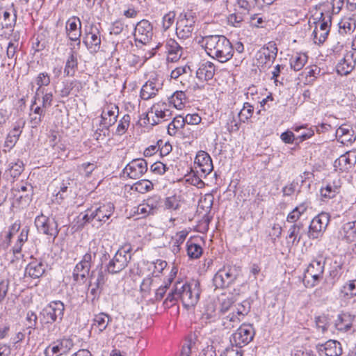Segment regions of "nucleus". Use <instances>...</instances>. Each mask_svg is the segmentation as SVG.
I'll return each instance as SVG.
<instances>
[{"label":"nucleus","mask_w":356,"mask_h":356,"mask_svg":"<svg viewBox=\"0 0 356 356\" xmlns=\"http://www.w3.org/2000/svg\"><path fill=\"white\" fill-rule=\"evenodd\" d=\"M207 54L212 58L224 63L234 55V47L230 41L222 35H205L202 39Z\"/></svg>","instance_id":"nucleus-1"},{"label":"nucleus","mask_w":356,"mask_h":356,"mask_svg":"<svg viewBox=\"0 0 356 356\" xmlns=\"http://www.w3.org/2000/svg\"><path fill=\"white\" fill-rule=\"evenodd\" d=\"M200 293V284L197 281L177 282L164 303L167 305L168 302H173L179 299L185 307H192L198 302Z\"/></svg>","instance_id":"nucleus-2"},{"label":"nucleus","mask_w":356,"mask_h":356,"mask_svg":"<svg viewBox=\"0 0 356 356\" xmlns=\"http://www.w3.org/2000/svg\"><path fill=\"white\" fill-rule=\"evenodd\" d=\"M114 209V205L111 202L92 207L86 211L83 216L82 220L84 223L90 222L93 227L99 228L111 218Z\"/></svg>","instance_id":"nucleus-3"},{"label":"nucleus","mask_w":356,"mask_h":356,"mask_svg":"<svg viewBox=\"0 0 356 356\" xmlns=\"http://www.w3.org/2000/svg\"><path fill=\"white\" fill-rule=\"evenodd\" d=\"M131 248L124 245L120 248L106 265V271L110 274H117L123 270L131 259Z\"/></svg>","instance_id":"nucleus-4"},{"label":"nucleus","mask_w":356,"mask_h":356,"mask_svg":"<svg viewBox=\"0 0 356 356\" xmlns=\"http://www.w3.org/2000/svg\"><path fill=\"white\" fill-rule=\"evenodd\" d=\"M238 276V270L235 266H224L220 269L213 278L216 289L229 286Z\"/></svg>","instance_id":"nucleus-5"},{"label":"nucleus","mask_w":356,"mask_h":356,"mask_svg":"<svg viewBox=\"0 0 356 356\" xmlns=\"http://www.w3.org/2000/svg\"><path fill=\"white\" fill-rule=\"evenodd\" d=\"M35 225L40 233L49 236L54 240L59 233L58 223L55 218L47 217L42 213L35 218Z\"/></svg>","instance_id":"nucleus-6"},{"label":"nucleus","mask_w":356,"mask_h":356,"mask_svg":"<svg viewBox=\"0 0 356 356\" xmlns=\"http://www.w3.org/2000/svg\"><path fill=\"white\" fill-rule=\"evenodd\" d=\"M325 261L326 259L323 256L318 255L312 259L308 265L305 277H311L312 279V286L317 285L322 280Z\"/></svg>","instance_id":"nucleus-7"},{"label":"nucleus","mask_w":356,"mask_h":356,"mask_svg":"<svg viewBox=\"0 0 356 356\" xmlns=\"http://www.w3.org/2000/svg\"><path fill=\"white\" fill-rule=\"evenodd\" d=\"M65 306L60 300L50 302L40 312L42 320L45 323H53L62 320L64 315Z\"/></svg>","instance_id":"nucleus-8"},{"label":"nucleus","mask_w":356,"mask_h":356,"mask_svg":"<svg viewBox=\"0 0 356 356\" xmlns=\"http://www.w3.org/2000/svg\"><path fill=\"white\" fill-rule=\"evenodd\" d=\"M195 18L192 13L181 14L177 22L176 33L179 38L186 39L192 35L195 29Z\"/></svg>","instance_id":"nucleus-9"},{"label":"nucleus","mask_w":356,"mask_h":356,"mask_svg":"<svg viewBox=\"0 0 356 356\" xmlns=\"http://www.w3.org/2000/svg\"><path fill=\"white\" fill-rule=\"evenodd\" d=\"M254 335V330L250 324H242L237 330L232 334L230 341L232 346L241 348L248 344Z\"/></svg>","instance_id":"nucleus-10"},{"label":"nucleus","mask_w":356,"mask_h":356,"mask_svg":"<svg viewBox=\"0 0 356 356\" xmlns=\"http://www.w3.org/2000/svg\"><path fill=\"white\" fill-rule=\"evenodd\" d=\"M101 35L97 26L90 25L85 29L83 42L90 52H97L101 47Z\"/></svg>","instance_id":"nucleus-11"},{"label":"nucleus","mask_w":356,"mask_h":356,"mask_svg":"<svg viewBox=\"0 0 356 356\" xmlns=\"http://www.w3.org/2000/svg\"><path fill=\"white\" fill-rule=\"evenodd\" d=\"M147 163L143 159H134L123 169V174L130 179H140L147 171Z\"/></svg>","instance_id":"nucleus-12"},{"label":"nucleus","mask_w":356,"mask_h":356,"mask_svg":"<svg viewBox=\"0 0 356 356\" xmlns=\"http://www.w3.org/2000/svg\"><path fill=\"white\" fill-rule=\"evenodd\" d=\"M71 339L63 338L53 342L44 350L45 356H60L67 354L73 347Z\"/></svg>","instance_id":"nucleus-13"},{"label":"nucleus","mask_w":356,"mask_h":356,"mask_svg":"<svg viewBox=\"0 0 356 356\" xmlns=\"http://www.w3.org/2000/svg\"><path fill=\"white\" fill-rule=\"evenodd\" d=\"M134 35L136 41L144 44L148 43L153 35L151 23L146 19L138 22L135 26Z\"/></svg>","instance_id":"nucleus-14"},{"label":"nucleus","mask_w":356,"mask_h":356,"mask_svg":"<svg viewBox=\"0 0 356 356\" xmlns=\"http://www.w3.org/2000/svg\"><path fill=\"white\" fill-rule=\"evenodd\" d=\"M118 114L119 108L116 104L111 103L105 105L101 113V124L108 130L116 122Z\"/></svg>","instance_id":"nucleus-15"},{"label":"nucleus","mask_w":356,"mask_h":356,"mask_svg":"<svg viewBox=\"0 0 356 356\" xmlns=\"http://www.w3.org/2000/svg\"><path fill=\"white\" fill-rule=\"evenodd\" d=\"M65 31L67 37L72 41L77 42V48H79L81 36V22L78 17L73 16L66 22Z\"/></svg>","instance_id":"nucleus-16"},{"label":"nucleus","mask_w":356,"mask_h":356,"mask_svg":"<svg viewBox=\"0 0 356 356\" xmlns=\"http://www.w3.org/2000/svg\"><path fill=\"white\" fill-rule=\"evenodd\" d=\"M277 54V48L273 42H269L266 47H263L257 54V60L260 64L270 65L275 60Z\"/></svg>","instance_id":"nucleus-17"},{"label":"nucleus","mask_w":356,"mask_h":356,"mask_svg":"<svg viewBox=\"0 0 356 356\" xmlns=\"http://www.w3.org/2000/svg\"><path fill=\"white\" fill-rule=\"evenodd\" d=\"M25 122L19 121L15 123L13 129L7 135L5 142L3 151L10 152L15 145L19 138L22 133Z\"/></svg>","instance_id":"nucleus-18"},{"label":"nucleus","mask_w":356,"mask_h":356,"mask_svg":"<svg viewBox=\"0 0 356 356\" xmlns=\"http://www.w3.org/2000/svg\"><path fill=\"white\" fill-rule=\"evenodd\" d=\"M356 163V153L348 152L340 156L334 163L335 170L346 172L350 169Z\"/></svg>","instance_id":"nucleus-19"},{"label":"nucleus","mask_w":356,"mask_h":356,"mask_svg":"<svg viewBox=\"0 0 356 356\" xmlns=\"http://www.w3.org/2000/svg\"><path fill=\"white\" fill-rule=\"evenodd\" d=\"M316 350L321 355L325 356H339L342 354V348L341 343L336 340H329L325 343L316 345Z\"/></svg>","instance_id":"nucleus-20"},{"label":"nucleus","mask_w":356,"mask_h":356,"mask_svg":"<svg viewBox=\"0 0 356 356\" xmlns=\"http://www.w3.org/2000/svg\"><path fill=\"white\" fill-rule=\"evenodd\" d=\"M338 238L348 243L356 241V220L344 223L338 232Z\"/></svg>","instance_id":"nucleus-21"},{"label":"nucleus","mask_w":356,"mask_h":356,"mask_svg":"<svg viewBox=\"0 0 356 356\" xmlns=\"http://www.w3.org/2000/svg\"><path fill=\"white\" fill-rule=\"evenodd\" d=\"M78 70V53L75 47L70 48V51L67 56L64 74L67 76H74Z\"/></svg>","instance_id":"nucleus-22"},{"label":"nucleus","mask_w":356,"mask_h":356,"mask_svg":"<svg viewBox=\"0 0 356 356\" xmlns=\"http://www.w3.org/2000/svg\"><path fill=\"white\" fill-rule=\"evenodd\" d=\"M216 72L215 65L210 61H203L199 64L196 71V76L201 81L211 80Z\"/></svg>","instance_id":"nucleus-23"},{"label":"nucleus","mask_w":356,"mask_h":356,"mask_svg":"<svg viewBox=\"0 0 356 356\" xmlns=\"http://www.w3.org/2000/svg\"><path fill=\"white\" fill-rule=\"evenodd\" d=\"M354 319L355 316L348 312L341 313L335 320L334 326L340 332H348L351 329Z\"/></svg>","instance_id":"nucleus-24"},{"label":"nucleus","mask_w":356,"mask_h":356,"mask_svg":"<svg viewBox=\"0 0 356 356\" xmlns=\"http://www.w3.org/2000/svg\"><path fill=\"white\" fill-rule=\"evenodd\" d=\"M162 84L156 81H148L140 90V97L144 100H148L156 96L158 91L161 88Z\"/></svg>","instance_id":"nucleus-25"},{"label":"nucleus","mask_w":356,"mask_h":356,"mask_svg":"<svg viewBox=\"0 0 356 356\" xmlns=\"http://www.w3.org/2000/svg\"><path fill=\"white\" fill-rule=\"evenodd\" d=\"M355 64L356 61L353 58V54H347L337 64V72L339 74L347 75L354 70Z\"/></svg>","instance_id":"nucleus-26"},{"label":"nucleus","mask_w":356,"mask_h":356,"mask_svg":"<svg viewBox=\"0 0 356 356\" xmlns=\"http://www.w3.org/2000/svg\"><path fill=\"white\" fill-rule=\"evenodd\" d=\"M195 162L199 165L200 170L205 175L209 174L213 168L211 156L207 152L200 151L197 153Z\"/></svg>","instance_id":"nucleus-27"},{"label":"nucleus","mask_w":356,"mask_h":356,"mask_svg":"<svg viewBox=\"0 0 356 356\" xmlns=\"http://www.w3.org/2000/svg\"><path fill=\"white\" fill-rule=\"evenodd\" d=\"M165 49L168 53V60L174 62L180 58L183 49L178 42L174 39H169L165 43Z\"/></svg>","instance_id":"nucleus-28"},{"label":"nucleus","mask_w":356,"mask_h":356,"mask_svg":"<svg viewBox=\"0 0 356 356\" xmlns=\"http://www.w3.org/2000/svg\"><path fill=\"white\" fill-rule=\"evenodd\" d=\"M336 137L343 144L355 140L354 131L349 124H342L336 131Z\"/></svg>","instance_id":"nucleus-29"},{"label":"nucleus","mask_w":356,"mask_h":356,"mask_svg":"<svg viewBox=\"0 0 356 356\" xmlns=\"http://www.w3.org/2000/svg\"><path fill=\"white\" fill-rule=\"evenodd\" d=\"M45 272V266L41 261L30 262L25 269V273L33 279L40 277Z\"/></svg>","instance_id":"nucleus-30"},{"label":"nucleus","mask_w":356,"mask_h":356,"mask_svg":"<svg viewBox=\"0 0 356 356\" xmlns=\"http://www.w3.org/2000/svg\"><path fill=\"white\" fill-rule=\"evenodd\" d=\"M42 99V106L44 108H49L52 105L53 102V93L51 91H49L47 89H40L38 91H35V94L33 97L32 102V107L36 104V101Z\"/></svg>","instance_id":"nucleus-31"},{"label":"nucleus","mask_w":356,"mask_h":356,"mask_svg":"<svg viewBox=\"0 0 356 356\" xmlns=\"http://www.w3.org/2000/svg\"><path fill=\"white\" fill-rule=\"evenodd\" d=\"M304 233L303 224L302 222L294 223L289 227L286 238L291 240L292 245H297L302 239Z\"/></svg>","instance_id":"nucleus-32"},{"label":"nucleus","mask_w":356,"mask_h":356,"mask_svg":"<svg viewBox=\"0 0 356 356\" xmlns=\"http://www.w3.org/2000/svg\"><path fill=\"white\" fill-rule=\"evenodd\" d=\"M149 114H154L156 119H153L152 124H157L168 120L170 117L171 112L169 109L162 108L161 105L158 104L153 106L149 111Z\"/></svg>","instance_id":"nucleus-33"},{"label":"nucleus","mask_w":356,"mask_h":356,"mask_svg":"<svg viewBox=\"0 0 356 356\" xmlns=\"http://www.w3.org/2000/svg\"><path fill=\"white\" fill-rule=\"evenodd\" d=\"M186 250L188 256L191 259H199L203 253L202 246L196 243L195 239H189L186 242Z\"/></svg>","instance_id":"nucleus-34"},{"label":"nucleus","mask_w":356,"mask_h":356,"mask_svg":"<svg viewBox=\"0 0 356 356\" xmlns=\"http://www.w3.org/2000/svg\"><path fill=\"white\" fill-rule=\"evenodd\" d=\"M218 317V312L216 311L215 304L211 302H208L202 314V320L205 323H210L216 321Z\"/></svg>","instance_id":"nucleus-35"},{"label":"nucleus","mask_w":356,"mask_h":356,"mask_svg":"<svg viewBox=\"0 0 356 356\" xmlns=\"http://www.w3.org/2000/svg\"><path fill=\"white\" fill-rule=\"evenodd\" d=\"M110 317L104 313H99L95 315L92 323V328L97 329L99 332H103L108 326Z\"/></svg>","instance_id":"nucleus-36"},{"label":"nucleus","mask_w":356,"mask_h":356,"mask_svg":"<svg viewBox=\"0 0 356 356\" xmlns=\"http://www.w3.org/2000/svg\"><path fill=\"white\" fill-rule=\"evenodd\" d=\"M356 296V280L345 283L340 289V296L345 299H350Z\"/></svg>","instance_id":"nucleus-37"},{"label":"nucleus","mask_w":356,"mask_h":356,"mask_svg":"<svg viewBox=\"0 0 356 356\" xmlns=\"http://www.w3.org/2000/svg\"><path fill=\"white\" fill-rule=\"evenodd\" d=\"M96 254L91 252H86L82 259L76 264L74 270V271H79L81 270H90L92 263L95 259Z\"/></svg>","instance_id":"nucleus-38"},{"label":"nucleus","mask_w":356,"mask_h":356,"mask_svg":"<svg viewBox=\"0 0 356 356\" xmlns=\"http://www.w3.org/2000/svg\"><path fill=\"white\" fill-rule=\"evenodd\" d=\"M144 202L146 204V207H148V211L152 213V215L156 213L158 209L162 206L163 204L161 196L158 195H152L145 200Z\"/></svg>","instance_id":"nucleus-39"},{"label":"nucleus","mask_w":356,"mask_h":356,"mask_svg":"<svg viewBox=\"0 0 356 356\" xmlns=\"http://www.w3.org/2000/svg\"><path fill=\"white\" fill-rule=\"evenodd\" d=\"M106 280V275L102 268L97 271L92 270L90 275V285H97L103 287Z\"/></svg>","instance_id":"nucleus-40"},{"label":"nucleus","mask_w":356,"mask_h":356,"mask_svg":"<svg viewBox=\"0 0 356 356\" xmlns=\"http://www.w3.org/2000/svg\"><path fill=\"white\" fill-rule=\"evenodd\" d=\"M293 129L294 131L299 133L296 136V140L298 142H302L310 138L314 134V130L312 128H307L306 125L295 126Z\"/></svg>","instance_id":"nucleus-41"},{"label":"nucleus","mask_w":356,"mask_h":356,"mask_svg":"<svg viewBox=\"0 0 356 356\" xmlns=\"http://www.w3.org/2000/svg\"><path fill=\"white\" fill-rule=\"evenodd\" d=\"M186 96L184 92L177 90L175 92L169 99L170 103L173 104L177 109L181 110L184 107Z\"/></svg>","instance_id":"nucleus-42"},{"label":"nucleus","mask_w":356,"mask_h":356,"mask_svg":"<svg viewBox=\"0 0 356 356\" xmlns=\"http://www.w3.org/2000/svg\"><path fill=\"white\" fill-rule=\"evenodd\" d=\"M242 321L241 318L238 316L235 312L229 314L226 316L221 318L222 325L225 329H232Z\"/></svg>","instance_id":"nucleus-43"},{"label":"nucleus","mask_w":356,"mask_h":356,"mask_svg":"<svg viewBox=\"0 0 356 356\" xmlns=\"http://www.w3.org/2000/svg\"><path fill=\"white\" fill-rule=\"evenodd\" d=\"M181 207V197L179 195H173L167 197L163 202L164 209L168 211L178 210Z\"/></svg>","instance_id":"nucleus-44"},{"label":"nucleus","mask_w":356,"mask_h":356,"mask_svg":"<svg viewBox=\"0 0 356 356\" xmlns=\"http://www.w3.org/2000/svg\"><path fill=\"white\" fill-rule=\"evenodd\" d=\"M11 7L13 10V16H11L10 13L8 10H4L3 12V21L2 22V25L3 28L11 29L13 28L16 24L17 21V10L15 8L14 3L11 4Z\"/></svg>","instance_id":"nucleus-45"},{"label":"nucleus","mask_w":356,"mask_h":356,"mask_svg":"<svg viewBox=\"0 0 356 356\" xmlns=\"http://www.w3.org/2000/svg\"><path fill=\"white\" fill-rule=\"evenodd\" d=\"M341 270L342 264L341 263V261L334 260L333 264H331L327 280L330 281L332 284H334L341 277Z\"/></svg>","instance_id":"nucleus-46"},{"label":"nucleus","mask_w":356,"mask_h":356,"mask_svg":"<svg viewBox=\"0 0 356 356\" xmlns=\"http://www.w3.org/2000/svg\"><path fill=\"white\" fill-rule=\"evenodd\" d=\"M307 206L303 203L293 209L291 212H290L286 218V220L289 222H293V224L300 219L301 216L305 213L307 211Z\"/></svg>","instance_id":"nucleus-47"},{"label":"nucleus","mask_w":356,"mask_h":356,"mask_svg":"<svg viewBox=\"0 0 356 356\" xmlns=\"http://www.w3.org/2000/svg\"><path fill=\"white\" fill-rule=\"evenodd\" d=\"M307 61V56L305 54H298L291 57L290 65L291 69L295 71H299L305 66Z\"/></svg>","instance_id":"nucleus-48"},{"label":"nucleus","mask_w":356,"mask_h":356,"mask_svg":"<svg viewBox=\"0 0 356 356\" xmlns=\"http://www.w3.org/2000/svg\"><path fill=\"white\" fill-rule=\"evenodd\" d=\"M339 193V186L334 183H329L325 187L321 189V195L324 199H331L334 197Z\"/></svg>","instance_id":"nucleus-49"},{"label":"nucleus","mask_w":356,"mask_h":356,"mask_svg":"<svg viewBox=\"0 0 356 356\" xmlns=\"http://www.w3.org/2000/svg\"><path fill=\"white\" fill-rule=\"evenodd\" d=\"M187 235L188 232L183 230L177 232L175 236L172 238V245L171 249L175 254H177L179 252V246L184 242Z\"/></svg>","instance_id":"nucleus-50"},{"label":"nucleus","mask_w":356,"mask_h":356,"mask_svg":"<svg viewBox=\"0 0 356 356\" xmlns=\"http://www.w3.org/2000/svg\"><path fill=\"white\" fill-rule=\"evenodd\" d=\"M316 222V220H312L307 232L308 237L312 239L319 238L325 230V229L318 225Z\"/></svg>","instance_id":"nucleus-51"},{"label":"nucleus","mask_w":356,"mask_h":356,"mask_svg":"<svg viewBox=\"0 0 356 356\" xmlns=\"http://www.w3.org/2000/svg\"><path fill=\"white\" fill-rule=\"evenodd\" d=\"M254 113V107L248 102L243 104V108L238 113L239 120L241 122H245L250 119Z\"/></svg>","instance_id":"nucleus-52"},{"label":"nucleus","mask_w":356,"mask_h":356,"mask_svg":"<svg viewBox=\"0 0 356 356\" xmlns=\"http://www.w3.org/2000/svg\"><path fill=\"white\" fill-rule=\"evenodd\" d=\"M35 82L38 86L36 91L40 89H46L44 87L49 86L51 82L50 75L45 72H40L35 78Z\"/></svg>","instance_id":"nucleus-53"},{"label":"nucleus","mask_w":356,"mask_h":356,"mask_svg":"<svg viewBox=\"0 0 356 356\" xmlns=\"http://www.w3.org/2000/svg\"><path fill=\"white\" fill-rule=\"evenodd\" d=\"M184 126V118L181 116L175 117L168 126V133L170 136L176 134L177 131Z\"/></svg>","instance_id":"nucleus-54"},{"label":"nucleus","mask_w":356,"mask_h":356,"mask_svg":"<svg viewBox=\"0 0 356 356\" xmlns=\"http://www.w3.org/2000/svg\"><path fill=\"white\" fill-rule=\"evenodd\" d=\"M131 116L129 114L124 115L119 121L115 134L122 136L128 129L130 125Z\"/></svg>","instance_id":"nucleus-55"},{"label":"nucleus","mask_w":356,"mask_h":356,"mask_svg":"<svg viewBox=\"0 0 356 356\" xmlns=\"http://www.w3.org/2000/svg\"><path fill=\"white\" fill-rule=\"evenodd\" d=\"M24 163L20 159H17L15 162L9 164V171L10 176L13 178L19 177L24 171Z\"/></svg>","instance_id":"nucleus-56"},{"label":"nucleus","mask_w":356,"mask_h":356,"mask_svg":"<svg viewBox=\"0 0 356 356\" xmlns=\"http://www.w3.org/2000/svg\"><path fill=\"white\" fill-rule=\"evenodd\" d=\"M320 72L321 70L316 65L306 67L303 73L305 74V81L307 83H312L317 78V76L320 74Z\"/></svg>","instance_id":"nucleus-57"},{"label":"nucleus","mask_w":356,"mask_h":356,"mask_svg":"<svg viewBox=\"0 0 356 356\" xmlns=\"http://www.w3.org/2000/svg\"><path fill=\"white\" fill-rule=\"evenodd\" d=\"M316 327L318 331L322 334L325 333L328 328V318L325 316H319L315 318Z\"/></svg>","instance_id":"nucleus-58"},{"label":"nucleus","mask_w":356,"mask_h":356,"mask_svg":"<svg viewBox=\"0 0 356 356\" xmlns=\"http://www.w3.org/2000/svg\"><path fill=\"white\" fill-rule=\"evenodd\" d=\"M96 168V165L93 163H84L78 166V171L80 175L89 177L92 172Z\"/></svg>","instance_id":"nucleus-59"},{"label":"nucleus","mask_w":356,"mask_h":356,"mask_svg":"<svg viewBox=\"0 0 356 356\" xmlns=\"http://www.w3.org/2000/svg\"><path fill=\"white\" fill-rule=\"evenodd\" d=\"M172 165H168L162 162H155L150 166V170L156 175H163L170 170Z\"/></svg>","instance_id":"nucleus-60"},{"label":"nucleus","mask_w":356,"mask_h":356,"mask_svg":"<svg viewBox=\"0 0 356 356\" xmlns=\"http://www.w3.org/2000/svg\"><path fill=\"white\" fill-rule=\"evenodd\" d=\"M328 34V31H318V29L316 28L312 33L314 43L318 45L323 44L327 39Z\"/></svg>","instance_id":"nucleus-61"},{"label":"nucleus","mask_w":356,"mask_h":356,"mask_svg":"<svg viewBox=\"0 0 356 356\" xmlns=\"http://www.w3.org/2000/svg\"><path fill=\"white\" fill-rule=\"evenodd\" d=\"M191 70L189 66L177 67L171 72L170 76L172 79H177L184 74H191Z\"/></svg>","instance_id":"nucleus-62"},{"label":"nucleus","mask_w":356,"mask_h":356,"mask_svg":"<svg viewBox=\"0 0 356 356\" xmlns=\"http://www.w3.org/2000/svg\"><path fill=\"white\" fill-rule=\"evenodd\" d=\"M312 220H316V222H317L318 225H321V227L326 229L330 222V215L327 213L322 212L314 217Z\"/></svg>","instance_id":"nucleus-63"},{"label":"nucleus","mask_w":356,"mask_h":356,"mask_svg":"<svg viewBox=\"0 0 356 356\" xmlns=\"http://www.w3.org/2000/svg\"><path fill=\"white\" fill-rule=\"evenodd\" d=\"M250 304L248 302H243L242 304L238 305L235 314L241 318V319L243 318V317L248 314L250 312Z\"/></svg>","instance_id":"nucleus-64"}]
</instances>
